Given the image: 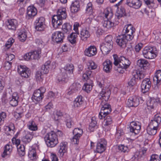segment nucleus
Listing matches in <instances>:
<instances>
[{"label":"nucleus","mask_w":161,"mask_h":161,"mask_svg":"<svg viewBox=\"0 0 161 161\" xmlns=\"http://www.w3.org/2000/svg\"><path fill=\"white\" fill-rule=\"evenodd\" d=\"M92 72L91 71H86L83 75V80L86 81L82 89L87 93H89L92 90L93 82L90 78L92 76Z\"/></svg>","instance_id":"obj_5"},{"label":"nucleus","mask_w":161,"mask_h":161,"mask_svg":"<svg viewBox=\"0 0 161 161\" xmlns=\"http://www.w3.org/2000/svg\"><path fill=\"white\" fill-rule=\"evenodd\" d=\"M67 143L66 142H62L60 144L58 151L60 157H62L64 154L67 152Z\"/></svg>","instance_id":"obj_29"},{"label":"nucleus","mask_w":161,"mask_h":161,"mask_svg":"<svg viewBox=\"0 0 161 161\" xmlns=\"http://www.w3.org/2000/svg\"><path fill=\"white\" fill-rule=\"evenodd\" d=\"M134 30V28L131 24L125 26L123 31L125 32V34H133V33L135 32Z\"/></svg>","instance_id":"obj_36"},{"label":"nucleus","mask_w":161,"mask_h":161,"mask_svg":"<svg viewBox=\"0 0 161 161\" xmlns=\"http://www.w3.org/2000/svg\"><path fill=\"white\" fill-rule=\"evenodd\" d=\"M147 105L148 107H149L151 108H154L156 105L154 101V98H151L147 102Z\"/></svg>","instance_id":"obj_46"},{"label":"nucleus","mask_w":161,"mask_h":161,"mask_svg":"<svg viewBox=\"0 0 161 161\" xmlns=\"http://www.w3.org/2000/svg\"><path fill=\"white\" fill-rule=\"evenodd\" d=\"M126 4L130 7L137 9L140 8L142 5L140 0H126Z\"/></svg>","instance_id":"obj_20"},{"label":"nucleus","mask_w":161,"mask_h":161,"mask_svg":"<svg viewBox=\"0 0 161 161\" xmlns=\"http://www.w3.org/2000/svg\"><path fill=\"white\" fill-rule=\"evenodd\" d=\"M141 123L138 121H132L129 126L130 131L135 135L138 134L141 129Z\"/></svg>","instance_id":"obj_15"},{"label":"nucleus","mask_w":161,"mask_h":161,"mask_svg":"<svg viewBox=\"0 0 161 161\" xmlns=\"http://www.w3.org/2000/svg\"><path fill=\"white\" fill-rule=\"evenodd\" d=\"M45 88L42 87L35 90L32 97V100L36 102H40L44 97V93L45 92Z\"/></svg>","instance_id":"obj_10"},{"label":"nucleus","mask_w":161,"mask_h":161,"mask_svg":"<svg viewBox=\"0 0 161 161\" xmlns=\"http://www.w3.org/2000/svg\"><path fill=\"white\" fill-rule=\"evenodd\" d=\"M161 122V117L158 114L155 115L153 119H152L148 126L158 129V125Z\"/></svg>","instance_id":"obj_22"},{"label":"nucleus","mask_w":161,"mask_h":161,"mask_svg":"<svg viewBox=\"0 0 161 161\" xmlns=\"http://www.w3.org/2000/svg\"><path fill=\"white\" fill-rule=\"evenodd\" d=\"M117 43L121 47H125L126 46V41H116Z\"/></svg>","instance_id":"obj_63"},{"label":"nucleus","mask_w":161,"mask_h":161,"mask_svg":"<svg viewBox=\"0 0 161 161\" xmlns=\"http://www.w3.org/2000/svg\"><path fill=\"white\" fill-rule=\"evenodd\" d=\"M97 124L96 118L94 117H92L91 119V122L90 123L89 127V129L91 131L93 132L95 129L97 128Z\"/></svg>","instance_id":"obj_35"},{"label":"nucleus","mask_w":161,"mask_h":161,"mask_svg":"<svg viewBox=\"0 0 161 161\" xmlns=\"http://www.w3.org/2000/svg\"><path fill=\"white\" fill-rule=\"evenodd\" d=\"M151 86V83L150 79H144L143 80L141 85L142 92L143 93L148 92Z\"/></svg>","instance_id":"obj_17"},{"label":"nucleus","mask_w":161,"mask_h":161,"mask_svg":"<svg viewBox=\"0 0 161 161\" xmlns=\"http://www.w3.org/2000/svg\"><path fill=\"white\" fill-rule=\"evenodd\" d=\"M74 69V67L73 65L72 64H68L65 66L62 70L64 72L66 71V72L69 74H72L73 73V70Z\"/></svg>","instance_id":"obj_40"},{"label":"nucleus","mask_w":161,"mask_h":161,"mask_svg":"<svg viewBox=\"0 0 161 161\" xmlns=\"http://www.w3.org/2000/svg\"><path fill=\"white\" fill-rule=\"evenodd\" d=\"M12 62L6 61L4 64V67L6 70H9L12 67Z\"/></svg>","instance_id":"obj_58"},{"label":"nucleus","mask_w":161,"mask_h":161,"mask_svg":"<svg viewBox=\"0 0 161 161\" xmlns=\"http://www.w3.org/2000/svg\"><path fill=\"white\" fill-rule=\"evenodd\" d=\"M146 4L149 8H157L158 4L154 2V0H144Z\"/></svg>","instance_id":"obj_41"},{"label":"nucleus","mask_w":161,"mask_h":161,"mask_svg":"<svg viewBox=\"0 0 161 161\" xmlns=\"http://www.w3.org/2000/svg\"><path fill=\"white\" fill-rule=\"evenodd\" d=\"M29 155L31 158H32V159H35L36 158V150L35 149H32L29 152Z\"/></svg>","instance_id":"obj_56"},{"label":"nucleus","mask_w":161,"mask_h":161,"mask_svg":"<svg viewBox=\"0 0 161 161\" xmlns=\"http://www.w3.org/2000/svg\"><path fill=\"white\" fill-rule=\"evenodd\" d=\"M18 37L19 40H26L27 36L24 29L20 31L18 35Z\"/></svg>","instance_id":"obj_49"},{"label":"nucleus","mask_w":161,"mask_h":161,"mask_svg":"<svg viewBox=\"0 0 161 161\" xmlns=\"http://www.w3.org/2000/svg\"><path fill=\"white\" fill-rule=\"evenodd\" d=\"M19 96L17 93H14L11 97L9 98V103L13 107L16 106L18 104Z\"/></svg>","instance_id":"obj_23"},{"label":"nucleus","mask_w":161,"mask_h":161,"mask_svg":"<svg viewBox=\"0 0 161 161\" xmlns=\"http://www.w3.org/2000/svg\"><path fill=\"white\" fill-rule=\"evenodd\" d=\"M6 117L7 115L6 113L3 112L0 113V125L3 124Z\"/></svg>","instance_id":"obj_57"},{"label":"nucleus","mask_w":161,"mask_h":161,"mask_svg":"<svg viewBox=\"0 0 161 161\" xmlns=\"http://www.w3.org/2000/svg\"><path fill=\"white\" fill-rule=\"evenodd\" d=\"M50 63L51 62L50 61H47L42 66L41 68L43 74H47L48 73Z\"/></svg>","instance_id":"obj_37"},{"label":"nucleus","mask_w":161,"mask_h":161,"mask_svg":"<svg viewBox=\"0 0 161 161\" xmlns=\"http://www.w3.org/2000/svg\"><path fill=\"white\" fill-rule=\"evenodd\" d=\"M7 28L10 30H15L18 27L17 20L14 19H8L5 22Z\"/></svg>","instance_id":"obj_18"},{"label":"nucleus","mask_w":161,"mask_h":161,"mask_svg":"<svg viewBox=\"0 0 161 161\" xmlns=\"http://www.w3.org/2000/svg\"><path fill=\"white\" fill-rule=\"evenodd\" d=\"M12 142L13 145H15L18 147L20 145V141L19 139H16V137H14L12 139Z\"/></svg>","instance_id":"obj_60"},{"label":"nucleus","mask_w":161,"mask_h":161,"mask_svg":"<svg viewBox=\"0 0 161 161\" xmlns=\"http://www.w3.org/2000/svg\"><path fill=\"white\" fill-rule=\"evenodd\" d=\"M97 84L100 88H102V91L97 96V98L101 100H103L105 102L107 101L110 97L111 91L108 88H104V85L101 82H97Z\"/></svg>","instance_id":"obj_8"},{"label":"nucleus","mask_w":161,"mask_h":161,"mask_svg":"<svg viewBox=\"0 0 161 161\" xmlns=\"http://www.w3.org/2000/svg\"><path fill=\"white\" fill-rule=\"evenodd\" d=\"M37 11L36 8L33 6H30L27 8L26 18L30 19L33 18L36 14Z\"/></svg>","instance_id":"obj_19"},{"label":"nucleus","mask_w":161,"mask_h":161,"mask_svg":"<svg viewBox=\"0 0 161 161\" xmlns=\"http://www.w3.org/2000/svg\"><path fill=\"white\" fill-rule=\"evenodd\" d=\"M137 65L141 68L144 69L147 68V67L149 65V64L147 60L144 59H141L138 60Z\"/></svg>","instance_id":"obj_34"},{"label":"nucleus","mask_w":161,"mask_h":161,"mask_svg":"<svg viewBox=\"0 0 161 161\" xmlns=\"http://www.w3.org/2000/svg\"><path fill=\"white\" fill-rule=\"evenodd\" d=\"M78 33L72 32L68 37V40H75Z\"/></svg>","instance_id":"obj_59"},{"label":"nucleus","mask_w":161,"mask_h":161,"mask_svg":"<svg viewBox=\"0 0 161 161\" xmlns=\"http://www.w3.org/2000/svg\"><path fill=\"white\" fill-rule=\"evenodd\" d=\"M66 11L65 8L60 7L57 10V14L53 16L52 22L54 28H58L62 24L63 19H65L67 17Z\"/></svg>","instance_id":"obj_1"},{"label":"nucleus","mask_w":161,"mask_h":161,"mask_svg":"<svg viewBox=\"0 0 161 161\" xmlns=\"http://www.w3.org/2000/svg\"><path fill=\"white\" fill-rule=\"evenodd\" d=\"M132 77L128 82L129 86H133L136 83V80H141L145 76V74L142 71L134 70L132 73Z\"/></svg>","instance_id":"obj_7"},{"label":"nucleus","mask_w":161,"mask_h":161,"mask_svg":"<svg viewBox=\"0 0 161 161\" xmlns=\"http://www.w3.org/2000/svg\"><path fill=\"white\" fill-rule=\"evenodd\" d=\"M97 53V49L94 46H91L88 48L86 49L85 51V55L88 57L93 56Z\"/></svg>","instance_id":"obj_24"},{"label":"nucleus","mask_w":161,"mask_h":161,"mask_svg":"<svg viewBox=\"0 0 161 161\" xmlns=\"http://www.w3.org/2000/svg\"><path fill=\"white\" fill-rule=\"evenodd\" d=\"M81 87V85L79 83L74 82L71 85L67 92V94L69 95L73 93L79 91Z\"/></svg>","instance_id":"obj_21"},{"label":"nucleus","mask_w":161,"mask_h":161,"mask_svg":"<svg viewBox=\"0 0 161 161\" xmlns=\"http://www.w3.org/2000/svg\"><path fill=\"white\" fill-rule=\"evenodd\" d=\"M66 123V125L68 128H71L74 124L72 118L68 114H65L64 119Z\"/></svg>","instance_id":"obj_32"},{"label":"nucleus","mask_w":161,"mask_h":161,"mask_svg":"<svg viewBox=\"0 0 161 161\" xmlns=\"http://www.w3.org/2000/svg\"><path fill=\"white\" fill-rule=\"evenodd\" d=\"M104 119L103 121L104 125L106 126L110 127L113 123L112 117L108 115L106 116Z\"/></svg>","instance_id":"obj_42"},{"label":"nucleus","mask_w":161,"mask_h":161,"mask_svg":"<svg viewBox=\"0 0 161 161\" xmlns=\"http://www.w3.org/2000/svg\"><path fill=\"white\" fill-rule=\"evenodd\" d=\"M12 146L8 144L6 145L4 147V150L2 154L3 158H4L7 157H9L12 151Z\"/></svg>","instance_id":"obj_27"},{"label":"nucleus","mask_w":161,"mask_h":161,"mask_svg":"<svg viewBox=\"0 0 161 161\" xmlns=\"http://www.w3.org/2000/svg\"><path fill=\"white\" fill-rule=\"evenodd\" d=\"M31 59H37L39 56V54L41 53L40 50L33 51L31 52Z\"/></svg>","instance_id":"obj_47"},{"label":"nucleus","mask_w":161,"mask_h":161,"mask_svg":"<svg viewBox=\"0 0 161 161\" xmlns=\"http://www.w3.org/2000/svg\"><path fill=\"white\" fill-rule=\"evenodd\" d=\"M31 52L26 53L24 56V58L26 60H29L31 59Z\"/></svg>","instance_id":"obj_64"},{"label":"nucleus","mask_w":161,"mask_h":161,"mask_svg":"<svg viewBox=\"0 0 161 161\" xmlns=\"http://www.w3.org/2000/svg\"><path fill=\"white\" fill-rule=\"evenodd\" d=\"M153 81L154 84L158 85L161 84V70H158L156 71L153 77Z\"/></svg>","instance_id":"obj_28"},{"label":"nucleus","mask_w":161,"mask_h":161,"mask_svg":"<svg viewBox=\"0 0 161 161\" xmlns=\"http://www.w3.org/2000/svg\"><path fill=\"white\" fill-rule=\"evenodd\" d=\"M28 128L31 130L35 131L38 129L37 126L36 125L35 122L32 120L30 121L28 124Z\"/></svg>","instance_id":"obj_44"},{"label":"nucleus","mask_w":161,"mask_h":161,"mask_svg":"<svg viewBox=\"0 0 161 161\" xmlns=\"http://www.w3.org/2000/svg\"><path fill=\"white\" fill-rule=\"evenodd\" d=\"M93 9L92 8V4L91 3H88L86 6V13L87 14H92Z\"/></svg>","instance_id":"obj_55"},{"label":"nucleus","mask_w":161,"mask_h":161,"mask_svg":"<svg viewBox=\"0 0 161 161\" xmlns=\"http://www.w3.org/2000/svg\"><path fill=\"white\" fill-rule=\"evenodd\" d=\"M112 63L109 60H106L103 64V69L106 73L109 72L112 69Z\"/></svg>","instance_id":"obj_30"},{"label":"nucleus","mask_w":161,"mask_h":161,"mask_svg":"<svg viewBox=\"0 0 161 161\" xmlns=\"http://www.w3.org/2000/svg\"><path fill=\"white\" fill-rule=\"evenodd\" d=\"M80 5L78 0H75L72 3L70 6V11L72 13H76L80 10Z\"/></svg>","instance_id":"obj_25"},{"label":"nucleus","mask_w":161,"mask_h":161,"mask_svg":"<svg viewBox=\"0 0 161 161\" xmlns=\"http://www.w3.org/2000/svg\"><path fill=\"white\" fill-rule=\"evenodd\" d=\"M114 60V64L116 66H119V68L126 69L128 68L131 64V62L128 59L123 56H121L118 58L116 54L113 55Z\"/></svg>","instance_id":"obj_3"},{"label":"nucleus","mask_w":161,"mask_h":161,"mask_svg":"<svg viewBox=\"0 0 161 161\" xmlns=\"http://www.w3.org/2000/svg\"><path fill=\"white\" fill-rule=\"evenodd\" d=\"M44 140L47 147H53L58 143L56 134L53 131L47 133L44 137Z\"/></svg>","instance_id":"obj_4"},{"label":"nucleus","mask_w":161,"mask_h":161,"mask_svg":"<svg viewBox=\"0 0 161 161\" xmlns=\"http://www.w3.org/2000/svg\"><path fill=\"white\" fill-rule=\"evenodd\" d=\"M100 48L102 54L104 55H105L108 54V53H109V52L110 51V50H111L109 49H108V48H107L102 44L100 45Z\"/></svg>","instance_id":"obj_50"},{"label":"nucleus","mask_w":161,"mask_h":161,"mask_svg":"<svg viewBox=\"0 0 161 161\" xmlns=\"http://www.w3.org/2000/svg\"><path fill=\"white\" fill-rule=\"evenodd\" d=\"M72 28V25L69 23H66L62 25V29L64 32L67 33L70 31Z\"/></svg>","instance_id":"obj_39"},{"label":"nucleus","mask_w":161,"mask_h":161,"mask_svg":"<svg viewBox=\"0 0 161 161\" xmlns=\"http://www.w3.org/2000/svg\"><path fill=\"white\" fill-rule=\"evenodd\" d=\"M142 157V155L139 151H137L134 153L130 158L131 161H139Z\"/></svg>","instance_id":"obj_43"},{"label":"nucleus","mask_w":161,"mask_h":161,"mask_svg":"<svg viewBox=\"0 0 161 161\" xmlns=\"http://www.w3.org/2000/svg\"><path fill=\"white\" fill-rule=\"evenodd\" d=\"M133 34H125V40H131L133 38Z\"/></svg>","instance_id":"obj_62"},{"label":"nucleus","mask_w":161,"mask_h":161,"mask_svg":"<svg viewBox=\"0 0 161 161\" xmlns=\"http://www.w3.org/2000/svg\"><path fill=\"white\" fill-rule=\"evenodd\" d=\"M108 49L111 50L113 48V43L112 41H105L102 44Z\"/></svg>","instance_id":"obj_52"},{"label":"nucleus","mask_w":161,"mask_h":161,"mask_svg":"<svg viewBox=\"0 0 161 161\" xmlns=\"http://www.w3.org/2000/svg\"><path fill=\"white\" fill-rule=\"evenodd\" d=\"M33 132L27 131L22 138V141L25 144L30 143L33 137Z\"/></svg>","instance_id":"obj_26"},{"label":"nucleus","mask_w":161,"mask_h":161,"mask_svg":"<svg viewBox=\"0 0 161 161\" xmlns=\"http://www.w3.org/2000/svg\"><path fill=\"white\" fill-rule=\"evenodd\" d=\"M144 101L142 98L134 96L130 97L128 100L127 105L129 107H136L141 102L142 103Z\"/></svg>","instance_id":"obj_9"},{"label":"nucleus","mask_w":161,"mask_h":161,"mask_svg":"<svg viewBox=\"0 0 161 161\" xmlns=\"http://www.w3.org/2000/svg\"><path fill=\"white\" fill-rule=\"evenodd\" d=\"M74 136L71 139V141L74 144H78L79 142L80 137L83 133V131L81 129L75 128L73 131Z\"/></svg>","instance_id":"obj_11"},{"label":"nucleus","mask_w":161,"mask_h":161,"mask_svg":"<svg viewBox=\"0 0 161 161\" xmlns=\"http://www.w3.org/2000/svg\"><path fill=\"white\" fill-rule=\"evenodd\" d=\"M17 71L22 77L25 78L29 77L31 75L30 70L25 66L22 65L18 66Z\"/></svg>","instance_id":"obj_13"},{"label":"nucleus","mask_w":161,"mask_h":161,"mask_svg":"<svg viewBox=\"0 0 161 161\" xmlns=\"http://www.w3.org/2000/svg\"><path fill=\"white\" fill-rule=\"evenodd\" d=\"M158 129L148 126L147 129V133L150 135H154L157 132Z\"/></svg>","instance_id":"obj_45"},{"label":"nucleus","mask_w":161,"mask_h":161,"mask_svg":"<svg viewBox=\"0 0 161 161\" xmlns=\"http://www.w3.org/2000/svg\"><path fill=\"white\" fill-rule=\"evenodd\" d=\"M35 29L38 31H43L45 25V19L43 17L38 18L35 22Z\"/></svg>","instance_id":"obj_16"},{"label":"nucleus","mask_w":161,"mask_h":161,"mask_svg":"<svg viewBox=\"0 0 161 161\" xmlns=\"http://www.w3.org/2000/svg\"><path fill=\"white\" fill-rule=\"evenodd\" d=\"M118 149L121 152L124 153L128 152L129 149L127 146H125L123 145H120L118 146Z\"/></svg>","instance_id":"obj_54"},{"label":"nucleus","mask_w":161,"mask_h":161,"mask_svg":"<svg viewBox=\"0 0 161 161\" xmlns=\"http://www.w3.org/2000/svg\"><path fill=\"white\" fill-rule=\"evenodd\" d=\"M90 36V34L86 28L83 29L80 32V37L81 39L83 40H86Z\"/></svg>","instance_id":"obj_38"},{"label":"nucleus","mask_w":161,"mask_h":161,"mask_svg":"<svg viewBox=\"0 0 161 161\" xmlns=\"http://www.w3.org/2000/svg\"><path fill=\"white\" fill-rule=\"evenodd\" d=\"M6 55L5 59L6 61L11 62L15 58V56L13 54H6Z\"/></svg>","instance_id":"obj_61"},{"label":"nucleus","mask_w":161,"mask_h":161,"mask_svg":"<svg viewBox=\"0 0 161 161\" xmlns=\"http://www.w3.org/2000/svg\"><path fill=\"white\" fill-rule=\"evenodd\" d=\"M73 106L75 108L79 111L82 110L85 108L83 98L81 96H78L75 99L73 102Z\"/></svg>","instance_id":"obj_12"},{"label":"nucleus","mask_w":161,"mask_h":161,"mask_svg":"<svg viewBox=\"0 0 161 161\" xmlns=\"http://www.w3.org/2000/svg\"><path fill=\"white\" fill-rule=\"evenodd\" d=\"M57 78L59 82H66L68 80L66 73L62 70H61V72L58 75Z\"/></svg>","instance_id":"obj_31"},{"label":"nucleus","mask_w":161,"mask_h":161,"mask_svg":"<svg viewBox=\"0 0 161 161\" xmlns=\"http://www.w3.org/2000/svg\"><path fill=\"white\" fill-rule=\"evenodd\" d=\"M87 66L88 69H94L97 68V65L95 63L92 61H90L88 62Z\"/></svg>","instance_id":"obj_53"},{"label":"nucleus","mask_w":161,"mask_h":161,"mask_svg":"<svg viewBox=\"0 0 161 161\" xmlns=\"http://www.w3.org/2000/svg\"><path fill=\"white\" fill-rule=\"evenodd\" d=\"M142 53L145 58L153 59L156 57L157 51L155 47L148 46L144 47Z\"/></svg>","instance_id":"obj_6"},{"label":"nucleus","mask_w":161,"mask_h":161,"mask_svg":"<svg viewBox=\"0 0 161 161\" xmlns=\"http://www.w3.org/2000/svg\"><path fill=\"white\" fill-rule=\"evenodd\" d=\"M17 147L19 154L20 156H24L25 154V147L24 145H20L19 147Z\"/></svg>","instance_id":"obj_48"},{"label":"nucleus","mask_w":161,"mask_h":161,"mask_svg":"<svg viewBox=\"0 0 161 161\" xmlns=\"http://www.w3.org/2000/svg\"><path fill=\"white\" fill-rule=\"evenodd\" d=\"M111 109H101L99 113L98 117L100 119L104 118L106 116L109 114L111 112Z\"/></svg>","instance_id":"obj_33"},{"label":"nucleus","mask_w":161,"mask_h":161,"mask_svg":"<svg viewBox=\"0 0 161 161\" xmlns=\"http://www.w3.org/2000/svg\"><path fill=\"white\" fill-rule=\"evenodd\" d=\"M107 143V142L105 139H101L100 141L97 143L94 151L97 153H103L106 149Z\"/></svg>","instance_id":"obj_14"},{"label":"nucleus","mask_w":161,"mask_h":161,"mask_svg":"<svg viewBox=\"0 0 161 161\" xmlns=\"http://www.w3.org/2000/svg\"><path fill=\"white\" fill-rule=\"evenodd\" d=\"M104 16L106 20H104L102 22L103 26L105 28L109 29L114 26L115 25H117L119 22L118 21L115 20L113 17V13L109 11L108 9H105L104 12Z\"/></svg>","instance_id":"obj_2"},{"label":"nucleus","mask_w":161,"mask_h":161,"mask_svg":"<svg viewBox=\"0 0 161 161\" xmlns=\"http://www.w3.org/2000/svg\"><path fill=\"white\" fill-rule=\"evenodd\" d=\"M42 71H37L36 72L35 77L37 81H42L43 80V75Z\"/></svg>","instance_id":"obj_51"}]
</instances>
